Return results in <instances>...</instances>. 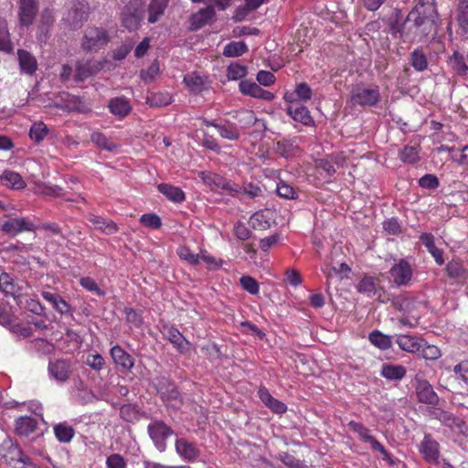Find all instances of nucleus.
I'll return each mask as SVG.
<instances>
[{
    "label": "nucleus",
    "mask_w": 468,
    "mask_h": 468,
    "mask_svg": "<svg viewBox=\"0 0 468 468\" xmlns=\"http://www.w3.org/2000/svg\"><path fill=\"white\" fill-rule=\"evenodd\" d=\"M438 13L434 0H419L414 8L408 14L406 22H412L417 28L421 27V35L426 37L435 31V20Z\"/></svg>",
    "instance_id": "obj_1"
},
{
    "label": "nucleus",
    "mask_w": 468,
    "mask_h": 468,
    "mask_svg": "<svg viewBox=\"0 0 468 468\" xmlns=\"http://www.w3.org/2000/svg\"><path fill=\"white\" fill-rule=\"evenodd\" d=\"M144 13L145 3L144 0H130L121 15L122 26L129 31L137 30L144 17Z\"/></svg>",
    "instance_id": "obj_2"
},
{
    "label": "nucleus",
    "mask_w": 468,
    "mask_h": 468,
    "mask_svg": "<svg viewBox=\"0 0 468 468\" xmlns=\"http://www.w3.org/2000/svg\"><path fill=\"white\" fill-rule=\"evenodd\" d=\"M110 41L108 31L103 27H88L84 32L81 48L87 52H96Z\"/></svg>",
    "instance_id": "obj_3"
},
{
    "label": "nucleus",
    "mask_w": 468,
    "mask_h": 468,
    "mask_svg": "<svg viewBox=\"0 0 468 468\" xmlns=\"http://www.w3.org/2000/svg\"><path fill=\"white\" fill-rule=\"evenodd\" d=\"M380 101L378 86L356 85L351 90V101L354 105L375 106Z\"/></svg>",
    "instance_id": "obj_4"
},
{
    "label": "nucleus",
    "mask_w": 468,
    "mask_h": 468,
    "mask_svg": "<svg viewBox=\"0 0 468 468\" xmlns=\"http://www.w3.org/2000/svg\"><path fill=\"white\" fill-rule=\"evenodd\" d=\"M156 388L162 400L167 407L178 409L182 406L183 401L176 385L167 378H158L156 382Z\"/></svg>",
    "instance_id": "obj_5"
},
{
    "label": "nucleus",
    "mask_w": 468,
    "mask_h": 468,
    "mask_svg": "<svg viewBox=\"0 0 468 468\" xmlns=\"http://www.w3.org/2000/svg\"><path fill=\"white\" fill-rule=\"evenodd\" d=\"M90 14V6L84 0H73L71 7L69 10L64 20L70 27L76 30L81 27L83 23L88 20Z\"/></svg>",
    "instance_id": "obj_6"
},
{
    "label": "nucleus",
    "mask_w": 468,
    "mask_h": 468,
    "mask_svg": "<svg viewBox=\"0 0 468 468\" xmlns=\"http://www.w3.org/2000/svg\"><path fill=\"white\" fill-rule=\"evenodd\" d=\"M429 414L431 419L439 420L441 424L457 431L464 436H468V426L466 423L452 413L441 408H432L429 410Z\"/></svg>",
    "instance_id": "obj_7"
},
{
    "label": "nucleus",
    "mask_w": 468,
    "mask_h": 468,
    "mask_svg": "<svg viewBox=\"0 0 468 468\" xmlns=\"http://www.w3.org/2000/svg\"><path fill=\"white\" fill-rule=\"evenodd\" d=\"M27 284L24 282L16 281L10 274L2 272L0 274V290L6 295H11L18 306L24 303V288Z\"/></svg>",
    "instance_id": "obj_8"
},
{
    "label": "nucleus",
    "mask_w": 468,
    "mask_h": 468,
    "mask_svg": "<svg viewBox=\"0 0 468 468\" xmlns=\"http://www.w3.org/2000/svg\"><path fill=\"white\" fill-rule=\"evenodd\" d=\"M201 178L205 185L215 191L223 190L232 196L241 191V187L239 185L215 173L202 172Z\"/></svg>",
    "instance_id": "obj_9"
},
{
    "label": "nucleus",
    "mask_w": 468,
    "mask_h": 468,
    "mask_svg": "<svg viewBox=\"0 0 468 468\" xmlns=\"http://www.w3.org/2000/svg\"><path fill=\"white\" fill-rule=\"evenodd\" d=\"M147 431L150 438L154 441L155 447L164 452L166 448V439L174 433V431L167 426L163 420H154L148 427Z\"/></svg>",
    "instance_id": "obj_10"
},
{
    "label": "nucleus",
    "mask_w": 468,
    "mask_h": 468,
    "mask_svg": "<svg viewBox=\"0 0 468 468\" xmlns=\"http://www.w3.org/2000/svg\"><path fill=\"white\" fill-rule=\"evenodd\" d=\"M389 274L394 284L401 287L410 285L413 271L408 261L400 259L390 268Z\"/></svg>",
    "instance_id": "obj_11"
},
{
    "label": "nucleus",
    "mask_w": 468,
    "mask_h": 468,
    "mask_svg": "<svg viewBox=\"0 0 468 468\" xmlns=\"http://www.w3.org/2000/svg\"><path fill=\"white\" fill-rule=\"evenodd\" d=\"M202 123L206 126L216 128L218 131L219 135L224 139L237 141L240 136V132L238 126L229 120H225L224 122H218L215 120L203 118Z\"/></svg>",
    "instance_id": "obj_12"
},
{
    "label": "nucleus",
    "mask_w": 468,
    "mask_h": 468,
    "mask_svg": "<svg viewBox=\"0 0 468 468\" xmlns=\"http://www.w3.org/2000/svg\"><path fill=\"white\" fill-rule=\"evenodd\" d=\"M419 451L424 460L431 464H435L440 457V444L433 437L427 433L419 445Z\"/></svg>",
    "instance_id": "obj_13"
},
{
    "label": "nucleus",
    "mask_w": 468,
    "mask_h": 468,
    "mask_svg": "<svg viewBox=\"0 0 468 468\" xmlns=\"http://www.w3.org/2000/svg\"><path fill=\"white\" fill-rule=\"evenodd\" d=\"M38 12V0H19L18 19L23 27L31 26Z\"/></svg>",
    "instance_id": "obj_14"
},
{
    "label": "nucleus",
    "mask_w": 468,
    "mask_h": 468,
    "mask_svg": "<svg viewBox=\"0 0 468 468\" xmlns=\"http://www.w3.org/2000/svg\"><path fill=\"white\" fill-rule=\"evenodd\" d=\"M33 223L25 218H9L2 226L0 230L8 236L15 237L24 231L33 230Z\"/></svg>",
    "instance_id": "obj_15"
},
{
    "label": "nucleus",
    "mask_w": 468,
    "mask_h": 468,
    "mask_svg": "<svg viewBox=\"0 0 468 468\" xmlns=\"http://www.w3.org/2000/svg\"><path fill=\"white\" fill-rule=\"evenodd\" d=\"M161 333L173 344L179 353L186 354L190 350V342L173 325H164Z\"/></svg>",
    "instance_id": "obj_16"
},
{
    "label": "nucleus",
    "mask_w": 468,
    "mask_h": 468,
    "mask_svg": "<svg viewBox=\"0 0 468 468\" xmlns=\"http://www.w3.org/2000/svg\"><path fill=\"white\" fill-rule=\"evenodd\" d=\"M416 395L420 402L437 405L439 402V397L433 390L432 386L422 378H416Z\"/></svg>",
    "instance_id": "obj_17"
},
{
    "label": "nucleus",
    "mask_w": 468,
    "mask_h": 468,
    "mask_svg": "<svg viewBox=\"0 0 468 468\" xmlns=\"http://www.w3.org/2000/svg\"><path fill=\"white\" fill-rule=\"evenodd\" d=\"M113 363L122 370L130 371L134 366V358L122 346L116 345L110 350Z\"/></svg>",
    "instance_id": "obj_18"
},
{
    "label": "nucleus",
    "mask_w": 468,
    "mask_h": 468,
    "mask_svg": "<svg viewBox=\"0 0 468 468\" xmlns=\"http://www.w3.org/2000/svg\"><path fill=\"white\" fill-rule=\"evenodd\" d=\"M239 90L242 94L251 96L253 98L261 99L271 101L274 99V94L269 90L261 88L257 83L243 80L239 83Z\"/></svg>",
    "instance_id": "obj_19"
},
{
    "label": "nucleus",
    "mask_w": 468,
    "mask_h": 468,
    "mask_svg": "<svg viewBox=\"0 0 468 468\" xmlns=\"http://www.w3.org/2000/svg\"><path fill=\"white\" fill-rule=\"evenodd\" d=\"M176 451L184 460L188 462L197 460L200 454L197 446L184 438L176 440Z\"/></svg>",
    "instance_id": "obj_20"
},
{
    "label": "nucleus",
    "mask_w": 468,
    "mask_h": 468,
    "mask_svg": "<svg viewBox=\"0 0 468 468\" xmlns=\"http://www.w3.org/2000/svg\"><path fill=\"white\" fill-rule=\"evenodd\" d=\"M286 112L289 116H291L295 122H301L305 126H313L314 125V121L310 114L308 109L303 105H288L286 108Z\"/></svg>",
    "instance_id": "obj_21"
},
{
    "label": "nucleus",
    "mask_w": 468,
    "mask_h": 468,
    "mask_svg": "<svg viewBox=\"0 0 468 468\" xmlns=\"http://www.w3.org/2000/svg\"><path fill=\"white\" fill-rule=\"evenodd\" d=\"M48 371L55 379L64 382L69 378L70 364L68 360H56L49 363Z\"/></svg>",
    "instance_id": "obj_22"
},
{
    "label": "nucleus",
    "mask_w": 468,
    "mask_h": 468,
    "mask_svg": "<svg viewBox=\"0 0 468 468\" xmlns=\"http://www.w3.org/2000/svg\"><path fill=\"white\" fill-rule=\"evenodd\" d=\"M88 220L93 225L94 229L101 230L106 235L114 234L119 230L115 222L94 214H90L88 216Z\"/></svg>",
    "instance_id": "obj_23"
},
{
    "label": "nucleus",
    "mask_w": 468,
    "mask_h": 468,
    "mask_svg": "<svg viewBox=\"0 0 468 468\" xmlns=\"http://www.w3.org/2000/svg\"><path fill=\"white\" fill-rule=\"evenodd\" d=\"M17 56L21 71L28 75L34 74L37 69L36 58L25 49H18Z\"/></svg>",
    "instance_id": "obj_24"
},
{
    "label": "nucleus",
    "mask_w": 468,
    "mask_h": 468,
    "mask_svg": "<svg viewBox=\"0 0 468 468\" xmlns=\"http://www.w3.org/2000/svg\"><path fill=\"white\" fill-rule=\"evenodd\" d=\"M215 16V9L209 5L206 8L200 9L191 16V27L192 29H198L203 27L206 24L209 23Z\"/></svg>",
    "instance_id": "obj_25"
},
{
    "label": "nucleus",
    "mask_w": 468,
    "mask_h": 468,
    "mask_svg": "<svg viewBox=\"0 0 468 468\" xmlns=\"http://www.w3.org/2000/svg\"><path fill=\"white\" fill-rule=\"evenodd\" d=\"M41 295L60 314H66L70 312V305L59 294L43 291Z\"/></svg>",
    "instance_id": "obj_26"
},
{
    "label": "nucleus",
    "mask_w": 468,
    "mask_h": 468,
    "mask_svg": "<svg viewBox=\"0 0 468 468\" xmlns=\"http://www.w3.org/2000/svg\"><path fill=\"white\" fill-rule=\"evenodd\" d=\"M360 439L368 443L373 451L379 452L382 454V459L386 461H391L390 455L385 447L373 436L370 435L369 430L367 428H364L363 431L357 433Z\"/></svg>",
    "instance_id": "obj_27"
},
{
    "label": "nucleus",
    "mask_w": 468,
    "mask_h": 468,
    "mask_svg": "<svg viewBox=\"0 0 468 468\" xmlns=\"http://www.w3.org/2000/svg\"><path fill=\"white\" fill-rule=\"evenodd\" d=\"M406 368L401 365L383 364L380 375L388 380H401L406 376Z\"/></svg>",
    "instance_id": "obj_28"
},
{
    "label": "nucleus",
    "mask_w": 468,
    "mask_h": 468,
    "mask_svg": "<svg viewBox=\"0 0 468 468\" xmlns=\"http://www.w3.org/2000/svg\"><path fill=\"white\" fill-rule=\"evenodd\" d=\"M396 343L400 349L409 353H415L421 347L419 338L410 335H399Z\"/></svg>",
    "instance_id": "obj_29"
},
{
    "label": "nucleus",
    "mask_w": 468,
    "mask_h": 468,
    "mask_svg": "<svg viewBox=\"0 0 468 468\" xmlns=\"http://www.w3.org/2000/svg\"><path fill=\"white\" fill-rule=\"evenodd\" d=\"M37 422L35 419L23 416L16 420V431L19 436H28L37 429Z\"/></svg>",
    "instance_id": "obj_30"
},
{
    "label": "nucleus",
    "mask_w": 468,
    "mask_h": 468,
    "mask_svg": "<svg viewBox=\"0 0 468 468\" xmlns=\"http://www.w3.org/2000/svg\"><path fill=\"white\" fill-rule=\"evenodd\" d=\"M157 189L159 190L160 193L165 195L169 200L176 203H181L186 198L185 193L183 192L182 189L169 184H159Z\"/></svg>",
    "instance_id": "obj_31"
},
{
    "label": "nucleus",
    "mask_w": 468,
    "mask_h": 468,
    "mask_svg": "<svg viewBox=\"0 0 468 468\" xmlns=\"http://www.w3.org/2000/svg\"><path fill=\"white\" fill-rule=\"evenodd\" d=\"M168 0H151L148 7V22L154 24L164 15Z\"/></svg>",
    "instance_id": "obj_32"
},
{
    "label": "nucleus",
    "mask_w": 468,
    "mask_h": 468,
    "mask_svg": "<svg viewBox=\"0 0 468 468\" xmlns=\"http://www.w3.org/2000/svg\"><path fill=\"white\" fill-rule=\"evenodd\" d=\"M110 112L121 118L125 117L131 112L129 101L124 98H114L109 103Z\"/></svg>",
    "instance_id": "obj_33"
},
{
    "label": "nucleus",
    "mask_w": 468,
    "mask_h": 468,
    "mask_svg": "<svg viewBox=\"0 0 468 468\" xmlns=\"http://www.w3.org/2000/svg\"><path fill=\"white\" fill-rule=\"evenodd\" d=\"M298 149V138H284L275 144V151L283 157L291 155L294 150Z\"/></svg>",
    "instance_id": "obj_34"
},
{
    "label": "nucleus",
    "mask_w": 468,
    "mask_h": 468,
    "mask_svg": "<svg viewBox=\"0 0 468 468\" xmlns=\"http://www.w3.org/2000/svg\"><path fill=\"white\" fill-rule=\"evenodd\" d=\"M53 429L55 437L61 443H69L75 435L73 427L66 423L56 424Z\"/></svg>",
    "instance_id": "obj_35"
},
{
    "label": "nucleus",
    "mask_w": 468,
    "mask_h": 468,
    "mask_svg": "<svg viewBox=\"0 0 468 468\" xmlns=\"http://www.w3.org/2000/svg\"><path fill=\"white\" fill-rule=\"evenodd\" d=\"M269 211H257L250 218V224L254 229H267L271 227Z\"/></svg>",
    "instance_id": "obj_36"
},
{
    "label": "nucleus",
    "mask_w": 468,
    "mask_h": 468,
    "mask_svg": "<svg viewBox=\"0 0 468 468\" xmlns=\"http://www.w3.org/2000/svg\"><path fill=\"white\" fill-rule=\"evenodd\" d=\"M0 179L5 186L15 189H21L26 185L22 176L14 171H5Z\"/></svg>",
    "instance_id": "obj_37"
},
{
    "label": "nucleus",
    "mask_w": 468,
    "mask_h": 468,
    "mask_svg": "<svg viewBox=\"0 0 468 468\" xmlns=\"http://www.w3.org/2000/svg\"><path fill=\"white\" fill-rule=\"evenodd\" d=\"M120 418L126 421L133 423L140 418V410L135 404H123L120 407Z\"/></svg>",
    "instance_id": "obj_38"
},
{
    "label": "nucleus",
    "mask_w": 468,
    "mask_h": 468,
    "mask_svg": "<svg viewBox=\"0 0 468 468\" xmlns=\"http://www.w3.org/2000/svg\"><path fill=\"white\" fill-rule=\"evenodd\" d=\"M368 338L372 345L382 350L389 349L392 346L391 337L378 330L370 333Z\"/></svg>",
    "instance_id": "obj_39"
},
{
    "label": "nucleus",
    "mask_w": 468,
    "mask_h": 468,
    "mask_svg": "<svg viewBox=\"0 0 468 468\" xmlns=\"http://www.w3.org/2000/svg\"><path fill=\"white\" fill-rule=\"evenodd\" d=\"M171 102V96L167 92H152L146 97V103L151 107H163Z\"/></svg>",
    "instance_id": "obj_40"
},
{
    "label": "nucleus",
    "mask_w": 468,
    "mask_h": 468,
    "mask_svg": "<svg viewBox=\"0 0 468 468\" xmlns=\"http://www.w3.org/2000/svg\"><path fill=\"white\" fill-rule=\"evenodd\" d=\"M4 450H5V453L3 454V457L5 459V462L9 463H13L15 464L27 456L17 444L12 442H9L6 447H4Z\"/></svg>",
    "instance_id": "obj_41"
},
{
    "label": "nucleus",
    "mask_w": 468,
    "mask_h": 468,
    "mask_svg": "<svg viewBox=\"0 0 468 468\" xmlns=\"http://www.w3.org/2000/svg\"><path fill=\"white\" fill-rule=\"evenodd\" d=\"M248 47L243 41H231L227 44L223 55L228 58L239 57L247 52Z\"/></svg>",
    "instance_id": "obj_42"
},
{
    "label": "nucleus",
    "mask_w": 468,
    "mask_h": 468,
    "mask_svg": "<svg viewBox=\"0 0 468 468\" xmlns=\"http://www.w3.org/2000/svg\"><path fill=\"white\" fill-rule=\"evenodd\" d=\"M49 130L43 122H36L32 124L29 131V137L35 143L39 144L48 135Z\"/></svg>",
    "instance_id": "obj_43"
},
{
    "label": "nucleus",
    "mask_w": 468,
    "mask_h": 468,
    "mask_svg": "<svg viewBox=\"0 0 468 468\" xmlns=\"http://www.w3.org/2000/svg\"><path fill=\"white\" fill-rule=\"evenodd\" d=\"M91 142L94 143L98 147L109 151L113 152L117 150L118 145L115 144L112 141L108 139L103 133H93L91 134Z\"/></svg>",
    "instance_id": "obj_44"
},
{
    "label": "nucleus",
    "mask_w": 468,
    "mask_h": 468,
    "mask_svg": "<svg viewBox=\"0 0 468 468\" xmlns=\"http://www.w3.org/2000/svg\"><path fill=\"white\" fill-rule=\"evenodd\" d=\"M357 292L369 297L376 293L375 279L370 276H365L356 285Z\"/></svg>",
    "instance_id": "obj_45"
},
{
    "label": "nucleus",
    "mask_w": 468,
    "mask_h": 468,
    "mask_svg": "<svg viewBox=\"0 0 468 468\" xmlns=\"http://www.w3.org/2000/svg\"><path fill=\"white\" fill-rule=\"evenodd\" d=\"M20 308H25L26 310L40 316H46L45 307L36 299L28 297L25 293L24 303Z\"/></svg>",
    "instance_id": "obj_46"
},
{
    "label": "nucleus",
    "mask_w": 468,
    "mask_h": 468,
    "mask_svg": "<svg viewBox=\"0 0 468 468\" xmlns=\"http://www.w3.org/2000/svg\"><path fill=\"white\" fill-rule=\"evenodd\" d=\"M410 65L417 71H422L427 69L428 61H427V58L422 50L415 49L410 54Z\"/></svg>",
    "instance_id": "obj_47"
},
{
    "label": "nucleus",
    "mask_w": 468,
    "mask_h": 468,
    "mask_svg": "<svg viewBox=\"0 0 468 468\" xmlns=\"http://www.w3.org/2000/svg\"><path fill=\"white\" fill-rule=\"evenodd\" d=\"M400 160L405 164H416L419 159V152L416 147L407 145L399 154Z\"/></svg>",
    "instance_id": "obj_48"
},
{
    "label": "nucleus",
    "mask_w": 468,
    "mask_h": 468,
    "mask_svg": "<svg viewBox=\"0 0 468 468\" xmlns=\"http://www.w3.org/2000/svg\"><path fill=\"white\" fill-rule=\"evenodd\" d=\"M246 74V67L237 62L231 63L227 69V76L229 80H238L243 78Z\"/></svg>",
    "instance_id": "obj_49"
},
{
    "label": "nucleus",
    "mask_w": 468,
    "mask_h": 468,
    "mask_svg": "<svg viewBox=\"0 0 468 468\" xmlns=\"http://www.w3.org/2000/svg\"><path fill=\"white\" fill-rule=\"evenodd\" d=\"M453 69L460 75H466L468 73V65L462 54L454 52L451 58Z\"/></svg>",
    "instance_id": "obj_50"
},
{
    "label": "nucleus",
    "mask_w": 468,
    "mask_h": 468,
    "mask_svg": "<svg viewBox=\"0 0 468 468\" xmlns=\"http://www.w3.org/2000/svg\"><path fill=\"white\" fill-rule=\"evenodd\" d=\"M457 19L460 27L464 31H468V0H460Z\"/></svg>",
    "instance_id": "obj_51"
},
{
    "label": "nucleus",
    "mask_w": 468,
    "mask_h": 468,
    "mask_svg": "<svg viewBox=\"0 0 468 468\" xmlns=\"http://www.w3.org/2000/svg\"><path fill=\"white\" fill-rule=\"evenodd\" d=\"M177 255L191 265H197L200 262L199 254L193 253L187 247H180L177 250Z\"/></svg>",
    "instance_id": "obj_52"
},
{
    "label": "nucleus",
    "mask_w": 468,
    "mask_h": 468,
    "mask_svg": "<svg viewBox=\"0 0 468 468\" xmlns=\"http://www.w3.org/2000/svg\"><path fill=\"white\" fill-rule=\"evenodd\" d=\"M242 288L250 294L256 295L259 293L260 285L258 282L250 276H242L239 279Z\"/></svg>",
    "instance_id": "obj_53"
},
{
    "label": "nucleus",
    "mask_w": 468,
    "mask_h": 468,
    "mask_svg": "<svg viewBox=\"0 0 468 468\" xmlns=\"http://www.w3.org/2000/svg\"><path fill=\"white\" fill-rule=\"evenodd\" d=\"M186 86L194 92H200L204 86L203 79L200 76L190 74L184 78Z\"/></svg>",
    "instance_id": "obj_54"
},
{
    "label": "nucleus",
    "mask_w": 468,
    "mask_h": 468,
    "mask_svg": "<svg viewBox=\"0 0 468 468\" xmlns=\"http://www.w3.org/2000/svg\"><path fill=\"white\" fill-rule=\"evenodd\" d=\"M0 50L6 53L13 50V45L5 26H0Z\"/></svg>",
    "instance_id": "obj_55"
},
{
    "label": "nucleus",
    "mask_w": 468,
    "mask_h": 468,
    "mask_svg": "<svg viewBox=\"0 0 468 468\" xmlns=\"http://www.w3.org/2000/svg\"><path fill=\"white\" fill-rule=\"evenodd\" d=\"M276 191L279 197L285 199H294L296 197V192L293 187L284 182L277 185Z\"/></svg>",
    "instance_id": "obj_56"
},
{
    "label": "nucleus",
    "mask_w": 468,
    "mask_h": 468,
    "mask_svg": "<svg viewBox=\"0 0 468 468\" xmlns=\"http://www.w3.org/2000/svg\"><path fill=\"white\" fill-rule=\"evenodd\" d=\"M419 185L422 188L436 189L440 183L438 177L435 175L427 174L420 178Z\"/></svg>",
    "instance_id": "obj_57"
},
{
    "label": "nucleus",
    "mask_w": 468,
    "mask_h": 468,
    "mask_svg": "<svg viewBox=\"0 0 468 468\" xmlns=\"http://www.w3.org/2000/svg\"><path fill=\"white\" fill-rule=\"evenodd\" d=\"M446 271L451 278H464L466 274V271L463 266L455 261L449 262L447 264Z\"/></svg>",
    "instance_id": "obj_58"
},
{
    "label": "nucleus",
    "mask_w": 468,
    "mask_h": 468,
    "mask_svg": "<svg viewBox=\"0 0 468 468\" xmlns=\"http://www.w3.org/2000/svg\"><path fill=\"white\" fill-rule=\"evenodd\" d=\"M141 223L144 226L157 229L161 227V219L155 214H144L140 218Z\"/></svg>",
    "instance_id": "obj_59"
},
{
    "label": "nucleus",
    "mask_w": 468,
    "mask_h": 468,
    "mask_svg": "<svg viewBox=\"0 0 468 468\" xmlns=\"http://www.w3.org/2000/svg\"><path fill=\"white\" fill-rule=\"evenodd\" d=\"M383 229L389 235H398L401 232V226L395 218L386 219L383 222Z\"/></svg>",
    "instance_id": "obj_60"
},
{
    "label": "nucleus",
    "mask_w": 468,
    "mask_h": 468,
    "mask_svg": "<svg viewBox=\"0 0 468 468\" xmlns=\"http://www.w3.org/2000/svg\"><path fill=\"white\" fill-rule=\"evenodd\" d=\"M295 92L299 101H307L312 97V89L306 82L297 84Z\"/></svg>",
    "instance_id": "obj_61"
},
{
    "label": "nucleus",
    "mask_w": 468,
    "mask_h": 468,
    "mask_svg": "<svg viewBox=\"0 0 468 468\" xmlns=\"http://www.w3.org/2000/svg\"><path fill=\"white\" fill-rule=\"evenodd\" d=\"M86 364L94 370H101L104 364V358L100 354H90L87 356Z\"/></svg>",
    "instance_id": "obj_62"
},
{
    "label": "nucleus",
    "mask_w": 468,
    "mask_h": 468,
    "mask_svg": "<svg viewBox=\"0 0 468 468\" xmlns=\"http://www.w3.org/2000/svg\"><path fill=\"white\" fill-rule=\"evenodd\" d=\"M159 71V65L157 62H154L146 70L141 71V78L145 82H151Z\"/></svg>",
    "instance_id": "obj_63"
},
{
    "label": "nucleus",
    "mask_w": 468,
    "mask_h": 468,
    "mask_svg": "<svg viewBox=\"0 0 468 468\" xmlns=\"http://www.w3.org/2000/svg\"><path fill=\"white\" fill-rule=\"evenodd\" d=\"M106 464L108 468H124L126 463L122 455L114 453L107 458Z\"/></svg>",
    "instance_id": "obj_64"
}]
</instances>
